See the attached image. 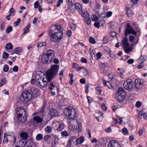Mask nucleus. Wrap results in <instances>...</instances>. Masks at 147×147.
<instances>
[{
    "instance_id": "0e129e2a",
    "label": "nucleus",
    "mask_w": 147,
    "mask_h": 147,
    "mask_svg": "<svg viewBox=\"0 0 147 147\" xmlns=\"http://www.w3.org/2000/svg\"><path fill=\"white\" fill-rule=\"evenodd\" d=\"M127 63L129 64H132L134 62V60L133 59H129L127 61Z\"/></svg>"
},
{
    "instance_id": "b1692460",
    "label": "nucleus",
    "mask_w": 147,
    "mask_h": 147,
    "mask_svg": "<svg viewBox=\"0 0 147 147\" xmlns=\"http://www.w3.org/2000/svg\"><path fill=\"white\" fill-rule=\"evenodd\" d=\"M22 47H16L14 49V52L15 53L18 55L20 54L22 51Z\"/></svg>"
},
{
    "instance_id": "c756f323",
    "label": "nucleus",
    "mask_w": 147,
    "mask_h": 147,
    "mask_svg": "<svg viewBox=\"0 0 147 147\" xmlns=\"http://www.w3.org/2000/svg\"><path fill=\"white\" fill-rule=\"evenodd\" d=\"M127 15L129 17H131L133 14L132 11L130 10L129 8H128L127 10Z\"/></svg>"
},
{
    "instance_id": "09e8293b",
    "label": "nucleus",
    "mask_w": 147,
    "mask_h": 147,
    "mask_svg": "<svg viewBox=\"0 0 147 147\" xmlns=\"http://www.w3.org/2000/svg\"><path fill=\"white\" fill-rule=\"evenodd\" d=\"M64 73V69H62L60 71V72L59 74V77L60 79L61 80L63 76V74Z\"/></svg>"
},
{
    "instance_id": "e2e57ef3",
    "label": "nucleus",
    "mask_w": 147,
    "mask_h": 147,
    "mask_svg": "<svg viewBox=\"0 0 147 147\" xmlns=\"http://www.w3.org/2000/svg\"><path fill=\"white\" fill-rule=\"evenodd\" d=\"M6 133H5L4 134V138L3 140V142L4 143H7L8 142V140L7 138L5 136V135H6Z\"/></svg>"
},
{
    "instance_id": "e433bc0d",
    "label": "nucleus",
    "mask_w": 147,
    "mask_h": 147,
    "mask_svg": "<svg viewBox=\"0 0 147 147\" xmlns=\"http://www.w3.org/2000/svg\"><path fill=\"white\" fill-rule=\"evenodd\" d=\"M5 48L7 49H11L12 48V45L11 43H9L6 45Z\"/></svg>"
},
{
    "instance_id": "774afa93",
    "label": "nucleus",
    "mask_w": 147,
    "mask_h": 147,
    "mask_svg": "<svg viewBox=\"0 0 147 147\" xmlns=\"http://www.w3.org/2000/svg\"><path fill=\"white\" fill-rule=\"evenodd\" d=\"M81 61L82 63H86L87 62V59L83 57L82 58Z\"/></svg>"
},
{
    "instance_id": "8fccbe9b",
    "label": "nucleus",
    "mask_w": 147,
    "mask_h": 147,
    "mask_svg": "<svg viewBox=\"0 0 147 147\" xmlns=\"http://www.w3.org/2000/svg\"><path fill=\"white\" fill-rule=\"evenodd\" d=\"M85 19L87 24L88 25H90L91 24V21L90 17Z\"/></svg>"
},
{
    "instance_id": "f704fd0d",
    "label": "nucleus",
    "mask_w": 147,
    "mask_h": 147,
    "mask_svg": "<svg viewBox=\"0 0 147 147\" xmlns=\"http://www.w3.org/2000/svg\"><path fill=\"white\" fill-rule=\"evenodd\" d=\"M61 134L63 137L65 138L68 135V133L66 131H64L61 132Z\"/></svg>"
},
{
    "instance_id": "338daca9",
    "label": "nucleus",
    "mask_w": 147,
    "mask_h": 147,
    "mask_svg": "<svg viewBox=\"0 0 147 147\" xmlns=\"http://www.w3.org/2000/svg\"><path fill=\"white\" fill-rule=\"evenodd\" d=\"M18 69V66L16 65L13 67V71L15 72H17Z\"/></svg>"
},
{
    "instance_id": "69168bd1",
    "label": "nucleus",
    "mask_w": 147,
    "mask_h": 147,
    "mask_svg": "<svg viewBox=\"0 0 147 147\" xmlns=\"http://www.w3.org/2000/svg\"><path fill=\"white\" fill-rule=\"evenodd\" d=\"M101 107L104 111H106L107 110V107H106L105 103H102L101 105Z\"/></svg>"
},
{
    "instance_id": "6ab92c4d",
    "label": "nucleus",
    "mask_w": 147,
    "mask_h": 147,
    "mask_svg": "<svg viewBox=\"0 0 147 147\" xmlns=\"http://www.w3.org/2000/svg\"><path fill=\"white\" fill-rule=\"evenodd\" d=\"M20 136L23 140H26L28 136V135L27 133L23 132H22L20 134Z\"/></svg>"
},
{
    "instance_id": "f3484780",
    "label": "nucleus",
    "mask_w": 147,
    "mask_h": 147,
    "mask_svg": "<svg viewBox=\"0 0 147 147\" xmlns=\"http://www.w3.org/2000/svg\"><path fill=\"white\" fill-rule=\"evenodd\" d=\"M121 43L123 47H126V46H129V42L128 41L127 38L126 37L124 38L122 40Z\"/></svg>"
},
{
    "instance_id": "13d9d810",
    "label": "nucleus",
    "mask_w": 147,
    "mask_h": 147,
    "mask_svg": "<svg viewBox=\"0 0 147 147\" xmlns=\"http://www.w3.org/2000/svg\"><path fill=\"white\" fill-rule=\"evenodd\" d=\"M97 59L98 60H99L101 57L102 56L101 53L100 52H99L97 53L96 55Z\"/></svg>"
},
{
    "instance_id": "4468645a",
    "label": "nucleus",
    "mask_w": 147,
    "mask_h": 147,
    "mask_svg": "<svg viewBox=\"0 0 147 147\" xmlns=\"http://www.w3.org/2000/svg\"><path fill=\"white\" fill-rule=\"evenodd\" d=\"M76 139V137L74 136H72L69 139V141L67 145V147H71V145H73L74 143V141Z\"/></svg>"
},
{
    "instance_id": "72a5a7b5",
    "label": "nucleus",
    "mask_w": 147,
    "mask_h": 147,
    "mask_svg": "<svg viewBox=\"0 0 147 147\" xmlns=\"http://www.w3.org/2000/svg\"><path fill=\"white\" fill-rule=\"evenodd\" d=\"M73 7L74 4L71 2H70L68 6L69 9L73 11L74 9V8Z\"/></svg>"
},
{
    "instance_id": "a878e982",
    "label": "nucleus",
    "mask_w": 147,
    "mask_h": 147,
    "mask_svg": "<svg viewBox=\"0 0 147 147\" xmlns=\"http://www.w3.org/2000/svg\"><path fill=\"white\" fill-rule=\"evenodd\" d=\"M46 45V43L45 42H39L37 44V46L38 48H40L42 47H45Z\"/></svg>"
},
{
    "instance_id": "603ef678",
    "label": "nucleus",
    "mask_w": 147,
    "mask_h": 147,
    "mask_svg": "<svg viewBox=\"0 0 147 147\" xmlns=\"http://www.w3.org/2000/svg\"><path fill=\"white\" fill-rule=\"evenodd\" d=\"M9 56L8 54L5 52H4L3 53V57L4 58H7Z\"/></svg>"
},
{
    "instance_id": "680f3d73",
    "label": "nucleus",
    "mask_w": 147,
    "mask_h": 147,
    "mask_svg": "<svg viewBox=\"0 0 147 147\" xmlns=\"http://www.w3.org/2000/svg\"><path fill=\"white\" fill-rule=\"evenodd\" d=\"M34 7L35 8H37L40 6L38 2L36 1L34 4Z\"/></svg>"
},
{
    "instance_id": "79ce46f5",
    "label": "nucleus",
    "mask_w": 147,
    "mask_h": 147,
    "mask_svg": "<svg viewBox=\"0 0 147 147\" xmlns=\"http://www.w3.org/2000/svg\"><path fill=\"white\" fill-rule=\"evenodd\" d=\"M89 41L90 43L92 44H95L96 41L94 38L92 36H90L89 38Z\"/></svg>"
},
{
    "instance_id": "c85d7f7f",
    "label": "nucleus",
    "mask_w": 147,
    "mask_h": 147,
    "mask_svg": "<svg viewBox=\"0 0 147 147\" xmlns=\"http://www.w3.org/2000/svg\"><path fill=\"white\" fill-rule=\"evenodd\" d=\"M104 84L106 86H107L109 88L112 89L113 88L111 86V84L110 82H103Z\"/></svg>"
},
{
    "instance_id": "f257e3e1",
    "label": "nucleus",
    "mask_w": 147,
    "mask_h": 147,
    "mask_svg": "<svg viewBox=\"0 0 147 147\" xmlns=\"http://www.w3.org/2000/svg\"><path fill=\"white\" fill-rule=\"evenodd\" d=\"M63 30L60 26L52 25L50 28L49 35L51 40L54 42H58L63 38Z\"/></svg>"
},
{
    "instance_id": "5701e85b",
    "label": "nucleus",
    "mask_w": 147,
    "mask_h": 147,
    "mask_svg": "<svg viewBox=\"0 0 147 147\" xmlns=\"http://www.w3.org/2000/svg\"><path fill=\"white\" fill-rule=\"evenodd\" d=\"M84 140V138L83 136H81L80 138L77 139L76 141L77 144H80L83 143Z\"/></svg>"
},
{
    "instance_id": "2eb2a0df",
    "label": "nucleus",
    "mask_w": 147,
    "mask_h": 147,
    "mask_svg": "<svg viewBox=\"0 0 147 147\" xmlns=\"http://www.w3.org/2000/svg\"><path fill=\"white\" fill-rule=\"evenodd\" d=\"M29 90L31 92V93L32 94V96L33 97H36L38 95V93L37 89L33 88H32L31 90Z\"/></svg>"
},
{
    "instance_id": "864d4df0",
    "label": "nucleus",
    "mask_w": 147,
    "mask_h": 147,
    "mask_svg": "<svg viewBox=\"0 0 147 147\" xmlns=\"http://www.w3.org/2000/svg\"><path fill=\"white\" fill-rule=\"evenodd\" d=\"M105 67L106 65L105 63H101L100 65V68L102 70H103L105 69Z\"/></svg>"
},
{
    "instance_id": "9d476101",
    "label": "nucleus",
    "mask_w": 147,
    "mask_h": 147,
    "mask_svg": "<svg viewBox=\"0 0 147 147\" xmlns=\"http://www.w3.org/2000/svg\"><path fill=\"white\" fill-rule=\"evenodd\" d=\"M143 80L137 79L135 80V86L136 89H139L143 86Z\"/></svg>"
},
{
    "instance_id": "ea45409f",
    "label": "nucleus",
    "mask_w": 147,
    "mask_h": 147,
    "mask_svg": "<svg viewBox=\"0 0 147 147\" xmlns=\"http://www.w3.org/2000/svg\"><path fill=\"white\" fill-rule=\"evenodd\" d=\"M109 37L108 36L104 37L103 39V44H106L108 41Z\"/></svg>"
},
{
    "instance_id": "a211bd4d",
    "label": "nucleus",
    "mask_w": 147,
    "mask_h": 147,
    "mask_svg": "<svg viewBox=\"0 0 147 147\" xmlns=\"http://www.w3.org/2000/svg\"><path fill=\"white\" fill-rule=\"evenodd\" d=\"M17 118H18V121L20 123L24 122L25 120L26 119L27 117L26 115L23 117L21 116H17Z\"/></svg>"
},
{
    "instance_id": "7ed1b4c3",
    "label": "nucleus",
    "mask_w": 147,
    "mask_h": 147,
    "mask_svg": "<svg viewBox=\"0 0 147 147\" xmlns=\"http://www.w3.org/2000/svg\"><path fill=\"white\" fill-rule=\"evenodd\" d=\"M54 56V52L51 50H49L43 54L41 58L42 62L43 63H50Z\"/></svg>"
},
{
    "instance_id": "a18cd8bd",
    "label": "nucleus",
    "mask_w": 147,
    "mask_h": 147,
    "mask_svg": "<svg viewBox=\"0 0 147 147\" xmlns=\"http://www.w3.org/2000/svg\"><path fill=\"white\" fill-rule=\"evenodd\" d=\"M21 19L20 18H18L17 19V21H15L14 23V25L15 26H18L20 23L21 21Z\"/></svg>"
},
{
    "instance_id": "4d7b16f0",
    "label": "nucleus",
    "mask_w": 147,
    "mask_h": 147,
    "mask_svg": "<svg viewBox=\"0 0 147 147\" xmlns=\"http://www.w3.org/2000/svg\"><path fill=\"white\" fill-rule=\"evenodd\" d=\"M139 38H137V41L136 42H134L133 44H131L130 46V47H133V46L134 45H136V44H137L138 43V41H139Z\"/></svg>"
},
{
    "instance_id": "c9c22d12",
    "label": "nucleus",
    "mask_w": 147,
    "mask_h": 147,
    "mask_svg": "<svg viewBox=\"0 0 147 147\" xmlns=\"http://www.w3.org/2000/svg\"><path fill=\"white\" fill-rule=\"evenodd\" d=\"M29 26H26L23 29V34H25L28 32V30L29 28Z\"/></svg>"
},
{
    "instance_id": "58836bf2",
    "label": "nucleus",
    "mask_w": 147,
    "mask_h": 147,
    "mask_svg": "<svg viewBox=\"0 0 147 147\" xmlns=\"http://www.w3.org/2000/svg\"><path fill=\"white\" fill-rule=\"evenodd\" d=\"M10 14H11L12 16H13L15 14V10L13 8H11L9 10Z\"/></svg>"
},
{
    "instance_id": "6e6d98bb",
    "label": "nucleus",
    "mask_w": 147,
    "mask_h": 147,
    "mask_svg": "<svg viewBox=\"0 0 147 147\" xmlns=\"http://www.w3.org/2000/svg\"><path fill=\"white\" fill-rule=\"evenodd\" d=\"M135 37L132 35L130 36L129 38V40L131 42H132L134 40Z\"/></svg>"
},
{
    "instance_id": "c03bdc74",
    "label": "nucleus",
    "mask_w": 147,
    "mask_h": 147,
    "mask_svg": "<svg viewBox=\"0 0 147 147\" xmlns=\"http://www.w3.org/2000/svg\"><path fill=\"white\" fill-rule=\"evenodd\" d=\"M5 83V80L3 79H0V87L2 86Z\"/></svg>"
},
{
    "instance_id": "0eeeda50",
    "label": "nucleus",
    "mask_w": 147,
    "mask_h": 147,
    "mask_svg": "<svg viewBox=\"0 0 147 147\" xmlns=\"http://www.w3.org/2000/svg\"><path fill=\"white\" fill-rule=\"evenodd\" d=\"M64 114L68 116L69 119H73L76 115V111L74 109L71 107L65 108L64 111Z\"/></svg>"
},
{
    "instance_id": "473e14b6",
    "label": "nucleus",
    "mask_w": 147,
    "mask_h": 147,
    "mask_svg": "<svg viewBox=\"0 0 147 147\" xmlns=\"http://www.w3.org/2000/svg\"><path fill=\"white\" fill-rule=\"evenodd\" d=\"M147 59V56L146 55H141L140 58V60H142V61H143V63Z\"/></svg>"
},
{
    "instance_id": "bf43d9fd",
    "label": "nucleus",
    "mask_w": 147,
    "mask_h": 147,
    "mask_svg": "<svg viewBox=\"0 0 147 147\" xmlns=\"http://www.w3.org/2000/svg\"><path fill=\"white\" fill-rule=\"evenodd\" d=\"M94 25L95 27H96L98 28L100 26V23L99 22H95Z\"/></svg>"
},
{
    "instance_id": "4be33fe9",
    "label": "nucleus",
    "mask_w": 147,
    "mask_h": 147,
    "mask_svg": "<svg viewBox=\"0 0 147 147\" xmlns=\"http://www.w3.org/2000/svg\"><path fill=\"white\" fill-rule=\"evenodd\" d=\"M33 120L34 122L35 121L37 123L42 122V119L38 116L34 117L33 118Z\"/></svg>"
},
{
    "instance_id": "f8f14e48",
    "label": "nucleus",
    "mask_w": 147,
    "mask_h": 147,
    "mask_svg": "<svg viewBox=\"0 0 147 147\" xmlns=\"http://www.w3.org/2000/svg\"><path fill=\"white\" fill-rule=\"evenodd\" d=\"M16 111L17 116H22L23 114L25 115L26 113L25 110L22 107L18 108L16 109Z\"/></svg>"
},
{
    "instance_id": "dca6fc26",
    "label": "nucleus",
    "mask_w": 147,
    "mask_h": 147,
    "mask_svg": "<svg viewBox=\"0 0 147 147\" xmlns=\"http://www.w3.org/2000/svg\"><path fill=\"white\" fill-rule=\"evenodd\" d=\"M56 124L58 125L57 129L58 131H61L63 129L64 127V124L63 123H60L57 122Z\"/></svg>"
},
{
    "instance_id": "5fc2aeb1",
    "label": "nucleus",
    "mask_w": 147,
    "mask_h": 147,
    "mask_svg": "<svg viewBox=\"0 0 147 147\" xmlns=\"http://www.w3.org/2000/svg\"><path fill=\"white\" fill-rule=\"evenodd\" d=\"M91 19L92 21H95L97 20V17L95 15L92 14L91 16Z\"/></svg>"
},
{
    "instance_id": "cd10ccee",
    "label": "nucleus",
    "mask_w": 147,
    "mask_h": 147,
    "mask_svg": "<svg viewBox=\"0 0 147 147\" xmlns=\"http://www.w3.org/2000/svg\"><path fill=\"white\" fill-rule=\"evenodd\" d=\"M71 130L75 133H77L78 131L77 126L74 125H72L71 128Z\"/></svg>"
},
{
    "instance_id": "6e6552de",
    "label": "nucleus",
    "mask_w": 147,
    "mask_h": 147,
    "mask_svg": "<svg viewBox=\"0 0 147 147\" xmlns=\"http://www.w3.org/2000/svg\"><path fill=\"white\" fill-rule=\"evenodd\" d=\"M134 82L131 80L128 79L124 82L123 85L125 89L131 91L134 89Z\"/></svg>"
},
{
    "instance_id": "bb28decb",
    "label": "nucleus",
    "mask_w": 147,
    "mask_h": 147,
    "mask_svg": "<svg viewBox=\"0 0 147 147\" xmlns=\"http://www.w3.org/2000/svg\"><path fill=\"white\" fill-rule=\"evenodd\" d=\"M43 138L42 135L40 134H39L37 135L36 139L37 141H41L42 139Z\"/></svg>"
},
{
    "instance_id": "9b49d317",
    "label": "nucleus",
    "mask_w": 147,
    "mask_h": 147,
    "mask_svg": "<svg viewBox=\"0 0 147 147\" xmlns=\"http://www.w3.org/2000/svg\"><path fill=\"white\" fill-rule=\"evenodd\" d=\"M108 147H121L119 143L115 140H111L109 143Z\"/></svg>"
},
{
    "instance_id": "2f4dec72",
    "label": "nucleus",
    "mask_w": 147,
    "mask_h": 147,
    "mask_svg": "<svg viewBox=\"0 0 147 147\" xmlns=\"http://www.w3.org/2000/svg\"><path fill=\"white\" fill-rule=\"evenodd\" d=\"M45 130L47 133H50L52 131V128L49 126H47L45 128Z\"/></svg>"
},
{
    "instance_id": "39448f33",
    "label": "nucleus",
    "mask_w": 147,
    "mask_h": 147,
    "mask_svg": "<svg viewBox=\"0 0 147 147\" xmlns=\"http://www.w3.org/2000/svg\"><path fill=\"white\" fill-rule=\"evenodd\" d=\"M41 74L39 73L37 74L36 78V82L38 84V86H40L43 87H46L47 85V83L46 80H45L44 77L42 76L44 75L43 73H40Z\"/></svg>"
},
{
    "instance_id": "37998d69",
    "label": "nucleus",
    "mask_w": 147,
    "mask_h": 147,
    "mask_svg": "<svg viewBox=\"0 0 147 147\" xmlns=\"http://www.w3.org/2000/svg\"><path fill=\"white\" fill-rule=\"evenodd\" d=\"M77 123L78 124V131L79 132H81L82 128V124L80 123H79L78 121L77 122Z\"/></svg>"
},
{
    "instance_id": "ddd939ff",
    "label": "nucleus",
    "mask_w": 147,
    "mask_h": 147,
    "mask_svg": "<svg viewBox=\"0 0 147 147\" xmlns=\"http://www.w3.org/2000/svg\"><path fill=\"white\" fill-rule=\"evenodd\" d=\"M50 115L51 118H53L55 116H57L58 112L55 109H51L50 111Z\"/></svg>"
},
{
    "instance_id": "393cba45",
    "label": "nucleus",
    "mask_w": 147,
    "mask_h": 147,
    "mask_svg": "<svg viewBox=\"0 0 147 147\" xmlns=\"http://www.w3.org/2000/svg\"><path fill=\"white\" fill-rule=\"evenodd\" d=\"M83 17L86 19L90 17L89 14L87 12H83L82 11V13H80Z\"/></svg>"
},
{
    "instance_id": "412c9836",
    "label": "nucleus",
    "mask_w": 147,
    "mask_h": 147,
    "mask_svg": "<svg viewBox=\"0 0 147 147\" xmlns=\"http://www.w3.org/2000/svg\"><path fill=\"white\" fill-rule=\"evenodd\" d=\"M126 47H123V48L125 52L126 53H129V52L132 51L134 48V47H130L129 45Z\"/></svg>"
},
{
    "instance_id": "20e7f679",
    "label": "nucleus",
    "mask_w": 147,
    "mask_h": 147,
    "mask_svg": "<svg viewBox=\"0 0 147 147\" xmlns=\"http://www.w3.org/2000/svg\"><path fill=\"white\" fill-rule=\"evenodd\" d=\"M31 92L29 90L23 91L20 96V100L25 102L30 101L32 97Z\"/></svg>"
},
{
    "instance_id": "423d86ee",
    "label": "nucleus",
    "mask_w": 147,
    "mask_h": 147,
    "mask_svg": "<svg viewBox=\"0 0 147 147\" xmlns=\"http://www.w3.org/2000/svg\"><path fill=\"white\" fill-rule=\"evenodd\" d=\"M126 94L124 89L122 87H120L116 94V97L118 101L121 102L124 100Z\"/></svg>"
},
{
    "instance_id": "a19ab883",
    "label": "nucleus",
    "mask_w": 147,
    "mask_h": 147,
    "mask_svg": "<svg viewBox=\"0 0 147 147\" xmlns=\"http://www.w3.org/2000/svg\"><path fill=\"white\" fill-rule=\"evenodd\" d=\"M44 139L47 142L51 139L50 136L49 135H47L44 137Z\"/></svg>"
},
{
    "instance_id": "49530a36",
    "label": "nucleus",
    "mask_w": 147,
    "mask_h": 147,
    "mask_svg": "<svg viewBox=\"0 0 147 147\" xmlns=\"http://www.w3.org/2000/svg\"><path fill=\"white\" fill-rule=\"evenodd\" d=\"M143 61H141L140 63V65H137V68L139 69H141L144 66Z\"/></svg>"
},
{
    "instance_id": "de8ad7c7",
    "label": "nucleus",
    "mask_w": 147,
    "mask_h": 147,
    "mask_svg": "<svg viewBox=\"0 0 147 147\" xmlns=\"http://www.w3.org/2000/svg\"><path fill=\"white\" fill-rule=\"evenodd\" d=\"M9 69V67L8 65H5L3 67V71L5 72H7Z\"/></svg>"
},
{
    "instance_id": "3c124183",
    "label": "nucleus",
    "mask_w": 147,
    "mask_h": 147,
    "mask_svg": "<svg viewBox=\"0 0 147 147\" xmlns=\"http://www.w3.org/2000/svg\"><path fill=\"white\" fill-rule=\"evenodd\" d=\"M122 132L124 135H127L128 133V131L126 128H124L122 129Z\"/></svg>"
},
{
    "instance_id": "052dcab7",
    "label": "nucleus",
    "mask_w": 147,
    "mask_h": 147,
    "mask_svg": "<svg viewBox=\"0 0 147 147\" xmlns=\"http://www.w3.org/2000/svg\"><path fill=\"white\" fill-rule=\"evenodd\" d=\"M141 102L140 101H138L136 103L135 106L137 107H140L141 105Z\"/></svg>"
},
{
    "instance_id": "7c9ffc66",
    "label": "nucleus",
    "mask_w": 147,
    "mask_h": 147,
    "mask_svg": "<svg viewBox=\"0 0 147 147\" xmlns=\"http://www.w3.org/2000/svg\"><path fill=\"white\" fill-rule=\"evenodd\" d=\"M96 93L98 95H100L101 94L102 91L101 88L100 87H97L96 89Z\"/></svg>"
},
{
    "instance_id": "1a4fd4ad",
    "label": "nucleus",
    "mask_w": 147,
    "mask_h": 147,
    "mask_svg": "<svg viewBox=\"0 0 147 147\" xmlns=\"http://www.w3.org/2000/svg\"><path fill=\"white\" fill-rule=\"evenodd\" d=\"M129 34H132L135 36H136L137 32L133 29L129 24L128 23L126 26L125 35L126 36L127 35Z\"/></svg>"
},
{
    "instance_id": "f03ea898",
    "label": "nucleus",
    "mask_w": 147,
    "mask_h": 147,
    "mask_svg": "<svg viewBox=\"0 0 147 147\" xmlns=\"http://www.w3.org/2000/svg\"><path fill=\"white\" fill-rule=\"evenodd\" d=\"M59 66L58 65H52L50 69L46 72L47 76V80L50 82L55 77L58 72Z\"/></svg>"
},
{
    "instance_id": "4c0bfd02",
    "label": "nucleus",
    "mask_w": 147,
    "mask_h": 147,
    "mask_svg": "<svg viewBox=\"0 0 147 147\" xmlns=\"http://www.w3.org/2000/svg\"><path fill=\"white\" fill-rule=\"evenodd\" d=\"M12 30V28L11 26H9L6 30V33H9Z\"/></svg>"
},
{
    "instance_id": "aec40b11",
    "label": "nucleus",
    "mask_w": 147,
    "mask_h": 147,
    "mask_svg": "<svg viewBox=\"0 0 147 147\" xmlns=\"http://www.w3.org/2000/svg\"><path fill=\"white\" fill-rule=\"evenodd\" d=\"M76 9L79 13H82V5L78 3H76L75 5Z\"/></svg>"
}]
</instances>
